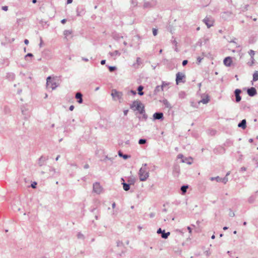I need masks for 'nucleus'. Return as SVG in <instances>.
I'll return each instance as SVG.
<instances>
[{"instance_id":"64","label":"nucleus","mask_w":258,"mask_h":258,"mask_svg":"<svg viewBox=\"0 0 258 258\" xmlns=\"http://www.w3.org/2000/svg\"><path fill=\"white\" fill-rule=\"evenodd\" d=\"M183 157V156L182 154H179L177 156L178 158H182Z\"/></svg>"},{"instance_id":"40","label":"nucleus","mask_w":258,"mask_h":258,"mask_svg":"<svg viewBox=\"0 0 258 258\" xmlns=\"http://www.w3.org/2000/svg\"><path fill=\"white\" fill-rule=\"evenodd\" d=\"M228 181V178L226 176H225L224 178H221V181L224 184H226Z\"/></svg>"},{"instance_id":"53","label":"nucleus","mask_w":258,"mask_h":258,"mask_svg":"<svg viewBox=\"0 0 258 258\" xmlns=\"http://www.w3.org/2000/svg\"><path fill=\"white\" fill-rule=\"evenodd\" d=\"M36 185H37V182H34L33 183L31 184V187L33 188H36Z\"/></svg>"},{"instance_id":"22","label":"nucleus","mask_w":258,"mask_h":258,"mask_svg":"<svg viewBox=\"0 0 258 258\" xmlns=\"http://www.w3.org/2000/svg\"><path fill=\"white\" fill-rule=\"evenodd\" d=\"M188 188V185H183L181 186L180 190L181 191L182 195H184L187 191V189Z\"/></svg>"},{"instance_id":"36","label":"nucleus","mask_w":258,"mask_h":258,"mask_svg":"<svg viewBox=\"0 0 258 258\" xmlns=\"http://www.w3.org/2000/svg\"><path fill=\"white\" fill-rule=\"evenodd\" d=\"M49 171L52 172V175H54L55 174H58V172L56 171V170L53 168H50Z\"/></svg>"},{"instance_id":"37","label":"nucleus","mask_w":258,"mask_h":258,"mask_svg":"<svg viewBox=\"0 0 258 258\" xmlns=\"http://www.w3.org/2000/svg\"><path fill=\"white\" fill-rule=\"evenodd\" d=\"M248 53L250 55V59H253V56H254V51L252 50H250L248 52Z\"/></svg>"},{"instance_id":"46","label":"nucleus","mask_w":258,"mask_h":258,"mask_svg":"<svg viewBox=\"0 0 258 258\" xmlns=\"http://www.w3.org/2000/svg\"><path fill=\"white\" fill-rule=\"evenodd\" d=\"M33 56V54H32V53H27V54L25 55V59H27V57H32Z\"/></svg>"},{"instance_id":"29","label":"nucleus","mask_w":258,"mask_h":258,"mask_svg":"<svg viewBox=\"0 0 258 258\" xmlns=\"http://www.w3.org/2000/svg\"><path fill=\"white\" fill-rule=\"evenodd\" d=\"M253 81L256 82L258 80V71H256L253 74Z\"/></svg>"},{"instance_id":"5","label":"nucleus","mask_w":258,"mask_h":258,"mask_svg":"<svg viewBox=\"0 0 258 258\" xmlns=\"http://www.w3.org/2000/svg\"><path fill=\"white\" fill-rule=\"evenodd\" d=\"M203 22L207 25L208 28H210L214 24V20L211 17H206L203 20Z\"/></svg>"},{"instance_id":"16","label":"nucleus","mask_w":258,"mask_h":258,"mask_svg":"<svg viewBox=\"0 0 258 258\" xmlns=\"http://www.w3.org/2000/svg\"><path fill=\"white\" fill-rule=\"evenodd\" d=\"M6 78L10 81H13L15 78V75L13 73H8Z\"/></svg>"},{"instance_id":"42","label":"nucleus","mask_w":258,"mask_h":258,"mask_svg":"<svg viewBox=\"0 0 258 258\" xmlns=\"http://www.w3.org/2000/svg\"><path fill=\"white\" fill-rule=\"evenodd\" d=\"M77 237L79 239H84V235L80 232H79L78 233Z\"/></svg>"},{"instance_id":"32","label":"nucleus","mask_w":258,"mask_h":258,"mask_svg":"<svg viewBox=\"0 0 258 258\" xmlns=\"http://www.w3.org/2000/svg\"><path fill=\"white\" fill-rule=\"evenodd\" d=\"M210 180L211 181L216 180L217 182H219L221 181V177H220L219 176L216 177H212L210 178Z\"/></svg>"},{"instance_id":"47","label":"nucleus","mask_w":258,"mask_h":258,"mask_svg":"<svg viewBox=\"0 0 258 258\" xmlns=\"http://www.w3.org/2000/svg\"><path fill=\"white\" fill-rule=\"evenodd\" d=\"M157 29H156V28H153V34L154 36H156L157 34Z\"/></svg>"},{"instance_id":"25","label":"nucleus","mask_w":258,"mask_h":258,"mask_svg":"<svg viewBox=\"0 0 258 258\" xmlns=\"http://www.w3.org/2000/svg\"><path fill=\"white\" fill-rule=\"evenodd\" d=\"M109 54L111 56L116 57L117 56H120L121 53L119 52V51L115 50L113 52H110Z\"/></svg>"},{"instance_id":"34","label":"nucleus","mask_w":258,"mask_h":258,"mask_svg":"<svg viewBox=\"0 0 258 258\" xmlns=\"http://www.w3.org/2000/svg\"><path fill=\"white\" fill-rule=\"evenodd\" d=\"M72 31L71 30H66L63 31V35H64L65 37L66 38L69 35H71L72 34Z\"/></svg>"},{"instance_id":"20","label":"nucleus","mask_w":258,"mask_h":258,"mask_svg":"<svg viewBox=\"0 0 258 258\" xmlns=\"http://www.w3.org/2000/svg\"><path fill=\"white\" fill-rule=\"evenodd\" d=\"M118 154L120 157H122L124 159H127L131 157L130 155L127 154H123L120 151H118Z\"/></svg>"},{"instance_id":"18","label":"nucleus","mask_w":258,"mask_h":258,"mask_svg":"<svg viewBox=\"0 0 258 258\" xmlns=\"http://www.w3.org/2000/svg\"><path fill=\"white\" fill-rule=\"evenodd\" d=\"M85 13L84 10L82 7H78L77 8V15L78 16H80L84 15Z\"/></svg>"},{"instance_id":"61","label":"nucleus","mask_w":258,"mask_h":258,"mask_svg":"<svg viewBox=\"0 0 258 258\" xmlns=\"http://www.w3.org/2000/svg\"><path fill=\"white\" fill-rule=\"evenodd\" d=\"M84 168L85 169H88L89 168V165L88 164H86L84 165Z\"/></svg>"},{"instance_id":"50","label":"nucleus","mask_w":258,"mask_h":258,"mask_svg":"<svg viewBox=\"0 0 258 258\" xmlns=\"http://www.w3.org/2000/svg\"><path fill=\"white\" fill-rule=\"evenodd\" d=\"M254 59L253 58V60L251 59V62H248L247 63L249 66H252V64L254 63Z\"/></svg>"},{"instance_id":"21","label":"nucleus","mask_w":258,"mask_h":258,"mask_svg":"<svg viewBox=\"0 0 258 258\" xmlns=\"http://www.w3.org/2000/svg\"><path fill=\"white\" fill-rule=\"evenodd\" d=\"M162 102L163 103V104L164 105V106L166 107L170 108V109L172 108L171 104H170V103L168 102V101L167 99H163L162 100Z\"/></svg>"},{"instance_id":"7","label":"nucleus","mask_w":258,"mask_h":258,"mask_svg":"<svg viewBox=\"0 0 258 258\" xmlns=\"http://www.w3.org/2000/svg\"><path fill=\"white\" fill-rule=\"evenodd\" d=\"M156 4V1L155 0H152L150 2H145L143 5L144 9L152 8L155 6Z\"/></svg>"},{"instance_id":"41","label":"nucleus","mask_w":258,"mask_h":258,"mask_svg":"<svg viewBox=\"0 0 258 258\" xmlns=\"http://www.w3.org/2000/svg\"><path fill=\"white\" fill-rule=\"evenodd\" d=\"M108 69L110 72H113L115 70H116V68L115 67H113V66H108Z\"/></svg>"},{"instance_id":"60","label":"nucleus","mask_w":258,"mask_h":258,"mask_svg":"<svg viewBox=\"0 0 258 258\" xmlns=\"http://www.w3.org/2000/svg\"><path fill=\"white\" fill-rule=\"evenodd\" d=\"M24 43L26 44V45H28L29 44V40L27 39H25L24 40Z\"/></svg>"},{"instance_id":"59","label":"nucleus","mask_w":258,"mask_h":258,"mask_svg":"<svg viewBox=\"0 0 258 258\" xmlns=\"http://www.w3.org/2000/svg\"><path fill=\"white\" fill-rule=\"evenodd\" d=\"M74 109V105H71L69 107V110H71V111H73Z\"/></svg>"},{"instance_id":"9","label":"nucleus","mask_w":258,"mask_h":258,"mask_svg":"<svg viewBox=\"0 0 258 258\" xmlns=\"http://www.w3.org/2000/svg\"><path fill=\"white\" fill-rule=\"evenodd\" d=\"M241 93V90L239 89H236L234 91V95L235 96V101L236 102H239L241 100V97L240 94Z\"/></svg>"},{"instance_id":"27","label":"nucleus","mask_w":258,"mask_h":258,"mask_svg":"<svg viewBox=\"0 0 258 258\" xmlns=\"http://www.w3.org/2000/svg\"><path fill=\"white\" fill-rule=\"evenodd\" d=\"M170 232H165V230H163V232L161 234V237L164 239H167L170 235Z\"/></svg>"},{"instance_id":"52","label":"nucleus","mask_w":258,"mask_h":258,"mask_svg":"<svg viewBox=\"0 0 258 258\" xmlns=\"http://www.w3.org/2000/svg\"><path fill=\"white\" fill-rule=\"evenodd\" d=\"M2 9L5 11H7L8 10V6H3L2 8Z\"/></svg>"},{"instance_id":"54","label":"nucleus","mask_w":258,"mask_h":258,"mask_svg":"<svg viewBox=\"0 0 258 258\" xmlns=\"http://www.w3.org/2000/svg\"><path fill=\"white\" fill-rule=\"evenodd\" d=\"M204 253L207 256H210V255L211 254V253L209 250L205 251Z\"/></svg>"},{"instance_id":"4","label":"nucleus","mask_w":258,"mask_h":258,"mask_svg":"<svg viewBox=\"0 0 258 258\" xmlns=\"http://www.w3.org/2000/svg\"><path fill=\"white\" fill-rule=\"evenodd\" d=\"M185 75L180 72H178L176 75V83L178 84L179 83H184L185 82Z\"/></svg>"},{"instance_id":"10","label":"nucleus","mask_w":258,"mask_h":258,"mask_svg":"<svg viewBox=\"0 0 258 258\" xmlns=\"http://www.w3.org/2000/svg\"><path fill=\"white\" fill-rule=\"evenodd\" d=\"M140 114H142V116L139 117V119H143L145 121H146L148 118V115L145 113V106H143L140 110Z\"/></svg>"},{"instance_id":"38","label":"nucleus","mask_w":258,"mask_h":258,"mask_svg":"<svg viewBox=\"0 0 258 258\" xmlns=\"http://www.w3.org/2000/svg\"><path fill=\"white\" fill-rule=\"evenodd\" d=\"M233 144L232 142L230 140H227L224 143V146H230Z\"/></svg>"},{"instance_id":"11","label":"nucleus","mask_w":258,"mask_h":258,"mask_svg":"<svg viewBox=\"0 0 258 258\" xmlns=\"http://www.w3.org/2000/svg\"><path fill=\"white\" fill-rule=\"evenodd\" d=\"M247 93L249 96L253 97L257 94V91L255 88L251 87L247 89Z\"/></svg>"},{"instance_id":"26","label":"nucleus","mask_w":258,"mask_h":258,"mask_svg":"<svg viewBox=\"0 0 258 258\" xmlns=\"http://www.w3.org/2000/svg\"><path fill=\"white\" fill-rule=\"evenodd\" d=\"M142 63L141 59L140 57H137L136 60V63L133 64V66L135 68H138V67Z\"/></svg>"},{"instance_id":"30","label":"nucleus","mask_w":258,"mask_h":258,"mask_svg":"<svg viewBox=\"0 0 258 258\" xmlns=\"http://www.w3.org/2000/svg\"><path fill=\"white\" fill-rule=\"evenodd\" d=\"M140 101L139 100H136V101H134L132 104L130 105V108L131 109H134V107H137V104L138 103V102H139Z\"/></svg>"},{"instance_id":"15","label":"nucleus","mask_w":258,"mask_h":258,"mask_svg":"<svg viewBox=\"0 0 258 258\" xmlns=\"http://www.w3.org/2000/svg\"><path fill=\"white\" fill-rule=\"evenodd\" d=\"M238 126L242 129H245L246 127V119H242L239 123L238 124Z\"/></svg>"},{"instance_id":"51","label":"nucleus","mask_w":258,"mask_h":258,"mask_svg":"<svg viewBox=\"0 0 258 258\" xmlns=\"http://www.w3.org/2000/svg\"><path fill=\"white\" fill-rule=\"evenodd\" d=\"M188 63L187 60H184L182 61V64L183 66H186Z\"/></svg>"},{"instance_id":"31","label":"nucleus","mask_w":258,"mask_h":258,"mask_svg":"<svg viewBox=\"0 0 258 258\" xmlns=\"http://www.w3.org/2000/svg\"><path fill=\"white\" fill-rule=\"evenodd\" d=\"M255 196H250L248 199V202L249 203H253L254 202V201H255Z\"/></svg>"},{"instance_id":"63","label":"nucleus","mask_w":258,"mask_h":258,"mask_svg":"<svg viewBox=\"0 0 258 258\" xmlns=\"http://www.w3.org/2000/svg\"><path fill=\"white\" fill-rule=\"evenodd\" d=\"M66 21H67V20L65 19H63L61 20V23L62 24H64V23H66Z\"/></svg>"},{"instance_id":"2","label":"nucleus","mask_w":258,"mask_h":258,"mask_svg":"<svg viewBox=\"0 0 258 258\" xmlns=\"http://www.w3.org/2000/svg\"><path fill=\"white\" fill-rule=\"evenodd\" d=\"M111 95L114 100H119L122 98V93L121 92L117 91L115 89L112 90Z\"/></svg>"},{"instance_id":"57","label":"nucleus","mask_w":258,"mask_h":258,"mask_svg":"<svg viewBox=\"0 0 258 258\" xmlns=\"http://www.w3.org/2000/svg\"><path fill=\"white\" fill-rule=\"evenodd\" d=\"M128 112V109H126V110H123V114L124 115H126L127 114V113Z\"/></svg>"},{"instance_id":"48","label":"nucleus","mask_w":258,"mask_h":258,"mask_svg":"<svg viewBox=\"0 0 258 258\" xmlns=\"http://www.w3.org/2000/svg\"><path fill=\"white\" fill-rule=\"evenodd\" d=\"M169 84V83H166L165 82H162V85H161V87H162V89H163V88L166 86H168Z\"/></svg>"},{"instance_id":"3","label":"nucleus","mask_w":258,"mask_h":258,"mask_svg":"<svg viewBox=\"0 0 258 258\" xmlns=\"http://www.w3.org/2000/svg\"><path fill=\"white\" fill-rule=\"evenodd\" d=\"M46 86L50 87L52 90H54L57 86L54 79H52L50 76H48L46 80Z\"/></svg>"},{"instance_id":"17","label":"nucleus","mask_w":258,"mask_h":258,"mask_svg":"<svg viewBox=\"0 0 258 258\" xmlns=\"http://www.w3.org/2000/svg\"><path fill=\"white\" fill-rule=\"evenodd\" d=\"M48 159V157H44L43 156H41L39 159L38 164L40 166H42L44 163V162L47 160Z\"/></svg>"},{"instance_id":"6","label":"nucleus","mask_w":258,"mask_h":258,"mask_svg":"<svg viewBox=\"0 0 258 258\" xmlns=\"http://www.w3.org/2000/svg\"><path fill=\"white\" fill-rule=\"evenodd\" d=\"M93 191L97 194H100L102 190V187L98 182L94 183L93 185Z\"/></svg>"},{"instance_id":"43","label":"nucleus","mask_w":258,"mask_h":258,"mask_svg":"<svg viewBox=\"0 0 258 258\" xmlns=\"http://www.w3.org/2000/svg\"><path fill=\"white\" fill-rule=\"evenodd\" d=\"M127 182L128 183L131 185L134 184L135 180L134 179H130L127 180Z\"/></svg>"},{"instance_id":"55","label":"nucleus","mask_w":258,"mask_h":258,"mask_svg":"<svg viewBox=\"0 0 258 258\" xmlns=\"http://www.w3.org/2000/svg\"><path fill=\"white\" fill-rule=\"evenodd\" d=\"M163 232V230L161 229V228H159L158 230H157V233L158 234H162V233Z\"/></svg>"},{"instance_id":"23","label":"nucleus","mask_w":258,"mask_h":258,"mask_svg":"<svg viewBox=\"0 0 258 258\" xmlns=\"http://www.w3.org/2000/svg\"><path fill=\"white\" fill-rule=\"evenodd\" d=\"M143 106H145L140 101L137 105L136 108L134 110H138L140 113L141 109Z\"/></svg>"},{"instance_id":"13","label":"nucleus","mask_w":258,"mask_h":258,"mask_svg":"<svg viewBox=\"0 0 258 258\" xmlns=\"http://www.w3.org/2000/svg\"><path fill=\"white\" fill-rule=\"evenodd\" d=\"M83 95L81 92H77L76 94L75 98L77 99V102L79 103H83Z\"/></svg>"},{"instance_id":"35","label":"nucleus","mask_w":258,"mask_h":258,"mask_svg":"<svg viewBox=\"0 0 258 258\" xmlns=\"http://www.w3.org/2000/svg\"><path fill=\"white\" fill-rule=\"evenodd\" d=\"M146 143H147V140L145 139H140L138 141V143L140 145H143V144H146Z\"/></svg>"},{"instance_id":"58","label":"nucleus","mask_w":258,"mask_h":258,"mask_svg":"<svg viewBox=\"0 0 258 258\" xmlns=\"http://www.w3.org/2000/svg\"><path fill=\"white\" fill-rule=\"evenodd\" d=\"M106 63V60L105 59H103V60H102L100 62V63L102 64V65H104Z\"/></svg>"},{"instance_id":"62","label":"nucleus","mask_w":258,"mask_h":258,"mask_svg":"<svg viewBox=\"0 0 258 258\" xmlns=\"http://www.w3.org/2000/svg\"><path fill=\"white\" fill-rule=\"evenodd\" d=\"M131 92L133 95H136L137 94L136 91L133 90L131 91Z\"/></svg>"},{"instance_id":"49","label":"nucleus","mask_w":258,"mask_h":258,"mask_svg":"<svg viewBox=\"0 0 258 258\" xmlns=\"http://www.w3.org/2000/svg\"><path fill=\"white\" fill-rule=\"evenodd\" d=\"M229 215L230 217H234L235 216V214L232 210H230Z\"/></svg>"},{"instance_id":"1","label":"nucleus","mask_w":258,"mask_h":258,"mask_svg":"<svg viewBox=\"0 0 258 258\" xmlns=\"http://www.w3.org/2000/svg\"><path fill=\"white\" fill-rule=\"evenodd\" d=\"M147 165L146 163H145L143 165L144 167H146ZM139 175L140 177V180L141 181H145L148 177H149V173L147 172L145 167H141L139 172Z\"/></svg>"},{"instance_id":"14","label":"nucleus","mask_w":258,"mask_h":258,"mask_svg":"<svg viewBox=\"0 0 258 258\" xmlns=\"http://www.w3.org/2000/svg\"><path fill=\"white\" fill-rule=\"evenodd\" d=\"M121 180L123 182L121 183V184L123 186V188L125 191H128L130 189V185L128 183H126L124 182V180L123 178H121Z\"/></svg>"},{"instance_id":"56","label":"nucleus","mask_w":258,"mask_h":258,"mask_svg":"<svg viewBox=\"0 0 258 258\" xmlns=\"http://www.w3.org/2000/svg\"><path fill=\"white\" fill-rule=\"evenodd\" d=\"M246 168L245 167H242L240 169V171H246Z\"/></svg>"},{"instance_id":"33","label":"nucleus","mask_w":258,"mask_h":258,"mask_svg":"<svg viewBox=\"0 0 258 258\" xmlns=\"http://www.w3.org/2000/svg\"><path fill=\"white\" fill-rule=\"evenodd\" d=\"M114 159V158H113V157L109 158L107 156H105V158L103 160V161L106 162L107 160H109L110 161V164H111L112 163V162H113V160Z\"/></svg>"},{"instance_id":"19","label":"nucleus","mask_w":258,"mask_h":258,"mask_svg":"<svg viewBox=\"0 0 258 258\" xmlns=\"http://www.w3.org/2000/svg\"><path fill=\"white\" fill-rule=\"evenodd\" d=\"M209 96L208 95H206L205 98H203L201 100L198 102V104H199L201 102L203 103V104H207L209 102Z\"/></svg>"},{"instance_id":"45","label":"nucleus","mask_w":258,"mask_h":258,"mask_svg":"<svg viewBox=\"0 0 258 258\" xmlns=\"http://www.w3.org/2000/svg\"><path fill=\"white\" fill-rule=\"evenodd\" d=\"M203 58H204V57H201V56H199V57H197V63H198V64H199L201 63V62Z\"/></svg>"},{"instance_id":"39","label":"nucleus","mask_w":258,"mask_h":258,"mask_svg":"<svg viewBox=\"0 0 258 258\" xmlns=\"http://www.w3.org/2000/svg\"><path fill=\"white\" fill-rule=\"evenodd\" d=\"M185 95H186L185 93L183 91H181V92H179V97L180 98H181V99L184 98L185 97Z\"/></svg>"},{"instance_id":"12","label":"nucleus","mask_w":258,"mask_h":258,"mask_svg":"<svg viewBox=\"0 0 258 258\" xmlns=\"http://www.w3.org/2000/svg\"><path fill=\"white\" fill-rule=\"evenodd\" d=\"M223 63L226 67H230L232 63V57L227 56L224 59Z\"/></svg>"},{"instance_id":"24","label":"nucleus","mask_w":258,"mask_h":258,"mask_svg":"<svg viewBox=\"0 0 258 258\" xmlns=\"http://www.w3.org/2000/svg\"><path fill=\"white\" fill-rule=\"evenodd\" d=\"M144 87L142 85H140L138 88L137 91H138V94L140 96H142L144 94V92L143 91Z\"/></svg>"},{"instance_id":"44","label":"nucleus","mask_w":258,"mask_h":258,"mask_svg":"<svg viewBox=\"0 0 258 258\" xmlns=\"http://www.w3.org/2000/svg\"><path fill=\"white\" fill-rule=\"evenodd\" d=\"M190 105L194 108H197L198 107V105L197 104V103H195L194 101H190Z\"/></svg>"},{"instance_id":"8","label":"nucleus","mask_w":258,"mask_h":258,"mask_svg":"<svg viewBox=\"0 0 258 258\" xmlns=\"http://www.w3.org/2000/svg\"><path fill=\"white\" fill-rule=\"evenodd\" d=\"M153 120H161L164 119L163 113L161 112H156L153 115Z\"/></svg>"},{"instance_id":"28","label":"nucleus","mask_w":258,"mask_h":258,"mask_svg":"<svg viewBox=\"0 0 258 258\" xmlns=\"http://www.w3.org/2000/svg\"><path fill=\"white\" fill-rule=\"evenodd\" d=\"M163 90V89H162V87H161V86H157L154 90V94H157L158 92Z\"/></svg>"}]
</instances>
